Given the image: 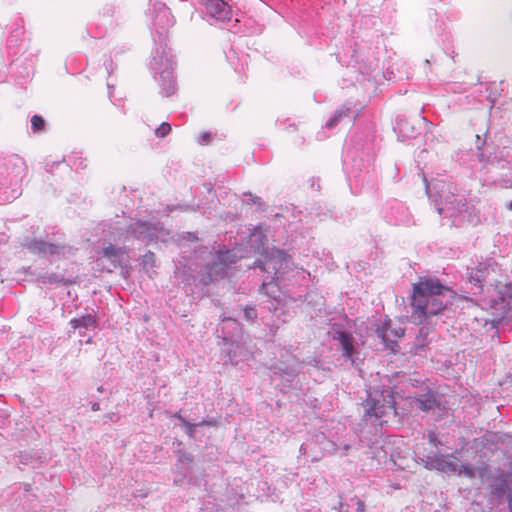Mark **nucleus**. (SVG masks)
<instances>
[{
	"label": "nucleus",
	"mask_w": 512,
	"mask_h": 512,
	"mask_svg": "<svg viewBox=\"0 0 512 512\" xmlns=\"http://www.w3.org/2000/svg\"><path fill=\"white\" fill-rule=\"evenodd\" d=\"M292 258L284 250L272 247L269 252L254 263V268H259L263 272L267 273V280L264 281L261 290L268 296V298L262 302L261 306V321L270 327V331L273 335L279 328V323H286L292 318V314L287 306L285 298L280 295L274 296L273 288L276 285H272L273 281H279L286 279L287 274L292 271Z\"/></svg>",
	"instance_id": "nucleus-1"
},
{
	"label": "nucleus",
	"mask_w": 512,
	"mask_h": 512,
	"mask_svg": "<svg viewBox=\"0 0 512 512\" xmlns=\"http://www.w3.org/2000/svg\"><path fill=\"white\" fill-rule=\"evenodd\" d=\"M151 17L153 24V40L156 48L152 52L150 68L159 73L160 93L166 97L176 90L174 77V60L171 50L167 47L168 30L174 24L169 8L161 0H152Z\"/></svg>",
	"instance_id": "nucleus-2"
},
{
	"label": "nucleus",
	"mask_w": 512,
	"mask_h": 512,
	"mask_svg": "<svg viewBox=\"0 0 512 512\" xmlns=\"http://www.w3.org/2000/svg\"><path fill=\"white\" fill-rule=\"evenodd\" d=\"M427 196L440 216L450 226L464 227L480 223V214L464 195L457 193V187L444 179H435L427 185Z\"/></svg>",
	"instance_id": "nucleus-3"
},
{
	"label": "nucleus",
	"mask_w": 512,
	"mask_h": 512,
	"mask_svg": "<svg viewBox=\"0 0 512 512\" xmlns=\"http://www.w3.org/2000/svg\"><path fill=\"white\" fill-rule=\"evenodd\" d=\"M455 292L438 278L423 276L413 284L410 297L411 318L415 323H423L429 317L442 312L452 304Z\"/></svg>",
	"instance_id": "nucleus-4"
},
{
	"label": "nucleus",
	"mask_w": 512,
	"mask_h": 512,
	"mask_svg": "<svg viewBox=\"0 0 512 512\" xmlns=\"http://www.w3.org/2000/svg\"><path fill=\"white\" fill-rule=\"evenodd\" d=\"M477 158L482 163L485 183L499 185L503 188H512V155L509 151L496 148L486 141L482 146L477 144Z\"/></svg>",
	"instance_id": "nucleus-5"
},
{
	"label": "nucleus",
	"mask_w": 512,
	"mask_h": 512,
	"mask_svg": "<svg viewBox=\"0 0 512 512\" xmlns=\"http://www.w3.org/2000/svg\"><path fill=\"white\" fill-rule=\"evenodd\" d=\"M230 251H213L206 246H195L193 255L188 259L193 261L199 271L193 276L195 286H208L223 278L230 261Z\"/></svg>",
	"instance_id": "nucleus-6"
},
{
	"label": "nucleus",
	"mask_w": 512,
	"mask_h": 512,
	"mask_svg": "<svg viewBox=\"0 0 512 512\" xmlns=\"http://www.w3.org/2000/svg\"><path fill=\"white\" fill-rule=\"evenodd\" d=\"M365 426H370L375 431V436L388 418L397 415L395 398L390 388H373L367 391V398L363 402Z\"/></svg>",
	"instance_id": "nucleus-7"
},
{
	"label": "nucleus",
	"mask_w": 512,
	"mask_h": 512,
	"mask_svg": "<svg viewBox=\"0 0 512 512\" xmlns=\"http://www.w3.org/2000/svg\"><path fill=\"white\" fill-rule=\"evenodd\" d=\"M27 176V165L24 159L16 154L0 159V190L5 200L18 198L21 185Z\"/></svg>",
	"instance_id": "nucleus-8"
},
{
	"label": "nucleus",
	"mask_w": 512,
	"mask_h": 512,
	"mask_svg": "<svg viewBox=\"0 0 512 512\" xmlns=\"http://www.w3.org/2000/svg\"><path fill=\"white\" fill-rule=\"evenodd\" d=\"M164 235V227L160 221L148 222L137 220L126 229V238L132 237L147 243L156 241Z\"/></svg>",
	"instance_id": "nucleus-9"
},
{
	"label": "nucleus",
	"mask_w": 512,
	"mask_h": 512,
	"mask_svg": "<svg viewBox=\"0 0 512 512\" xmlns=\"http://www.w3.org/2000/svg\"><path fill=\"white\" fill-rule=\"evenodd\" d=\"M23 245L33 254L42 257H65L67 253H71L72 248L64 243H50L42 239L26 238Z\"/></svg>",
	"instance_id": "nucleus-10"
},
{
	"label": "nucleus",
	"mask_w": 512,
	"mask_h": 512,
	"mask_svg": "<svg viewBox=\"0 0 512 512\" xmlns=\"http://www.w3.org/2000/svg\"><path fill=\"white\" fill-rule=\"evenodd\" d=\"M205 7V15L212 25L222 26L231 21L232 9L226 0H198Z\"/></svg>",
	"instance_id": "nucleus-11"
},
{
	"label": "nucleus",
	"mask_w": 512,
	"mask_h": 512,
	"mask_svg": "<svg viewBox=\"0 0 512 512\" xmlns=\"http://www.w3.org/2000/svg\"><path fill=\"white\" fill-rule=\"evenodd\" d=\"M333 339L339 342L342 356L351 362V365L358 367L360 352L358 343L351 332L341 328H333Z\"/></svg>",
	"instance_id": "nucleus-12"
},
{
	"label": "nucleus",
	"mask_w": 512,
	"mask_h": 512,
	"mask_svg": "<svg viewBox=\"0 0 512 512\" xmlns=\"http://www.w3.org/2000/svg\"><path fill=\"white\" fill-rule=\"evenodd\" d=\"M495 261L479 262L475 267L467 268L468 281L471 285L469 293L479 295L483 292V283L492 271L495 270Z\"/></svg>",
	"instance_id": "nucleus-13"
},
{
	"label": "nucleus",
	"mask_w": 512,
	"mask_h": 512,
	"mask_svg": "<svg viewBox=\"0 0 512 512\" xmlns=\"http://www.w3.org/2000/svg\"><path fill=\"white\" fill-rule=\"evenodd\" d=\"M415 403L417 408L423 412L438 410L439 414L442 415L448 410L444 396L431 389L425 393L416 395Z\"/></svg>",
	"instance_id": "nucleus-14"
},
{
	"label": "nucleus",
	"mask_w": 512,
	"mask_h": 512,
	"mask_svg": "<svg viewBox=\"0 0 512 512\" xmlns=\"http://www.w3.org/2000/svg\"><path fill=\"white\" fill-rule=\"evenodd\" d=\"M383 213L387 222L394 225H408L411 222V215L408 208L396 199L386 202Z\"/></svg>",
	"instance_id": "nucleus-15"
},
{
	"label": "nucleus",
	"mask_w": 512,
	"mask_h": 512,
	"mask_svg": "<svg viewBox=\"0 0 512 512\" xmlns=\"http://www.w3.org/2000/svg\"><path fill=\"white\" fill-rule=\"evenodd\" d=\"M357 111L358 110L355 107H353L352 102L344 103L327 120L325 125L326 128L334 129L343 122H346L347 124L353 123L358 116Z\"/></svg>",
	"instance_id": "nucleus-16"
},
{
	"label": "nucleus",
	"mask_w": 512,
	"mask_h": 512,
	"mask_svg": "<svg viewBox=\"0 0 512 512\" xmlns=\"http://www.w3.org/2000/svg\"><path fill=\"white\" fill-rule=\"evenodd\" d=\"M376 333L387 347L392 348V345L396 343L397 339L404 335V329L401 327L392 328L391 321L387 320L377 328Z\"/></svg>",
	"instance_id": "nucleus-17"
},
{
	"label": "nucleus",
	"mask_w": 512,
	"mask_h": 512,
	"mask_svg": "<svg viewBox=\"0 0 512 512\" xmlns=\"http://www.w3.org/2000/svg\"><path fill=\"white\" fill-rule=\"evenodd\" d=\"M268 238L267 235L262 231L260 226L254 227L253 231L249 236L250 247L260 255L264 256L266 252H269L271 248L267 246Z\"/></svg>",
	"instance_id": "nucleus-18"
},
{
	"label": "nucleus",
	"mask_w": 512,
	"mask_h": 512,
	"mask_svg": "<svg viewBox=\"0 0 512 512\" xmlns=\"http://www.w3.org/2000/svg\"><path fill=\"white\" fill-rule=\"evenodd\" d=\"M492 490L498 497H502L507 494L509 512H512V479L508 480L507 476L503 474L497 476L492 484Z\"/></svg>",
	"instance_id": "nucleus-19"
},
{
	"label": "nucleus",
	"mask_w": 512,
	"mask_h": 512,
	"mask_svg": "<svg viewBox=\"0 0 512 512\" xmlns=\"http://www.w3.org/2000/svg\"><path fill=\"white\" fill-rule=\"evenodd\" d=\"M193 462V456L190 453L180 451L178 454V460L175 465L176 472L180 476V478H176L174 480L175 483L186 479L191 472V464Z\"/></svg>",
	"instance_id": "nucleus-20"
},
{
	"label": "nucleus",
	"mask_w": 512,
	"mask_h": 512,
	"mask_svg": "<svg viewBox=\"0 0 512 512\" xmlns=\"http://www.w3.org/2000/svg\"><path fill=\"white\" fill-rule=\"evenodd\" d=\"M273 376H278L281 378L287 385H290L293 380L297 377L299 373V369L294 366H288L283 363L279 365H275L272 367Z\"/></svg>",
	"instance_id": "nucleus-21"
},
{
	"label": "nucleus",
	"mask_w": 512,
	"mask_h": 512,
	"mask_svg": "<svg viewBox=\"0 0 512 512\" xmlns=\"http://www.w3.org/2000/svg\"><path fill=\"white\" fill-rule=\"evenodd\" d=\"M239 330V324L235 319L224 318L219 325L217 332H221L224 341L228 342L233 340Z\"/></svg>",
	"instance_id": "nucleus-22"
},
{
	"label": "nucleus",
	"mask_w": 512,
	"mask_h": 512,
	"mask_svg": "<svg viewBox=\"0 0 512 512\" xmlns=\"http://www.w3.org/2000/svg\"><path fill=\"white\" fill-rule=\"evenodd\" d=\"M69 324L71 325V327L74 330L79 329V333H80V335H82L81 329L87 330V329H91V328H96L98 325V321H97L96 315L86 314V315H82L80 317L71 319Z\"/></svg>",
	"instance_id": "nucleus-23"
},
{
	"label": "nucleus",
	"mask_w": 512,
	"mask_h": 512,
	"mask_svg": "<svg viewBox=\"0 0 512 512\" xmlns=\"http://www.w3.org/2000/svg\"><path fill=\"white\" fill-rule=\"evenodd\" d=\"M434 463L435 470L437 471L452 474H455L458 471V465L455 462L451 461L448 455H435Z\"/></svg>",
	"instance_id": "nucleus-24"
},
{
	"label": "nucleus",
	"mask_w": 512,
	"mask_h": 512,
	"mask_svg": "<svg viewBox=\"0 0 512 512\" xmlns=\"http://www.w3.org/2000/svg\"><path fill=\"white\" fill-rule=\"evenodd\" d=\"M365 503L357 496H352L349 499L339 501V512H364Z\"/></svg>",
	"instance_id": "nucleus-25"
},
{
	"label": "nucleus",
	"mask_w": 512,
	"mask_h": 512,
	"mask_svg": "<svg viewBox=\"0 0 512 512\" xmlns=\"http://www.w3.org/2000/svg\"><path fill=\"white\" fill-rule=\"evenodd\" d=\"M125 254H115V256H109L107 258H98L97 266H101L102 270L112 272L118 267H122Z\"/></svg>",
	"instance_id": "nucleus-26"
},
{
	"label": "nucleus",
	"mask_w": 512,
	"mask_h": 512,
	"mask_svg": "<svg viewBox=\"0 0 512 512\" xmlns=\"http://www.w3.org/2000/svg\"><path fill=\"white\" fill-rule=\"evenodd\" d=\"M24 29L21 26H17L13 29L7 38V47L12 50L13 54L17 53V48L21 46L23 41Z\"/></svg>",
	"instance_id": "nucleus-27"
},
{
	"label": "nucleus",
	"mask_w": 512,
	"mask_h": 512,
	"mask_svg": "<svg viewBox=\"0 0 512 512\" xmlns=\"http://www.w3.org/2000/svg\"><path fill=\"white\" fill-rule=\"evenodd\" d=\"M31 130L34 134H42L46 131V121L40 115H33L31 118Z\"/></svg>",
	"instance_id": "nucleus-28"
},
{
	"label": "nucleus",
	"mask_w": 512,
	"mask_h": 512,
	"mask_svg": "<svg viewBox=\"0 0 512 512\" xmlns=\"http://www.w3.org/2000/svg\"><path fill=\"white\" fill-rule=\"evenodd\" d=\"M396 129H398L399 133H401L404 137L411 138L416 135V131L413 127H411V131L409 128V122L407 120H398L396 123Z\"/></svg>",
	"instance_id": "nucleus-29"
},
{
	"label": "nucleus",
	"mask_w": 512,
	"mask_h": 512,
	"mask_svg": "<svg viewBox=\"0 0 512 512\" xmlns=\"http://www.w3.org/2000/svg\"><path fill=\"white\" fill-rule=\"evenodd\" d=\"M100 258H107L109 256H115V254H126V248L125 247H116L112 244H109L108 246L104 247L101 252Z\"/></svg>",
	"instance_id": "nucleus-30"
},
{
	"label": "nucleus",
	"mask_w": 512,
	"mask_h": 512,
	"mask_svg": "<svg viewBox=\"0 0 512 512\" xmlns=\"http://www.w3.org/2000/svg\"><path fill=\"white\" fill-rule=\"evenodd\" d=\"M40 279L44 284H56L63 281V278L56 273H45L40 276Z\"/></svg>",
	"instance_id": "nucleus-31"
},
{
	"label": "nucleus",
	"mask_w": 512,
	"mask_h": 512,
	"mask_svg": "<svg viewBox=\"0 0 512 512\" xmlns=\"http://www.w3.org/2000/svg\"><path fill=\"white\" fill-rule=\"evenodd\" d=\"M244 196L246 197L247 204H254L257 205L259 209L264 210L265 204L262 201V199L256 195H253L252 193H244Z\"/></svg>",
	"instance_id": "nucleus-32"
},
{
	"label": "nucleus",
	"mask_w": 512,
	"mask_h": 512,
	"mask_svg": "<svg viewBox=\"0 0 512 512\" xmlns=\"http://www.w3.org/2000/svg\"><path fill=\"white\" fill-rule=\"evenodd\" d=\"M458 475H465L468 478H474L476 476L475 469L469 464L458 465V471L456 472Z\"/></svg>",
	"instance_id": "nucleus-33"
},
{
	"label": "nucleus",
	"mask_w": 512,
	"mask_h": 512,
	"mask_svg": "<svg viewBox=\"0 0 512 512\" xmlns=\"http://www.w3.org/2000/svg\"><path fill=\"white\" fill-rule=\"evenodd\" d=\"M258 317V311L254 306H246L244 308V318L247 321L254 322Z\"/></svg>",
	"instance_id": "nucleus-34"
},
{
	"label": "nucleus",
	"mask_w": 512,
	"mask_h": 512,
	"mask_svg": "<svg viewBox=\"0 0 512 512\" xmlns=\"http://www.w3.org/2000/svg\"><path fill=\"white\" fill-rule=\"evenodd\" d=\"M171 131V125L167 122H163L159 127L155 129V135L163 138L167 136Z\"/></svg>",
	"instance_id": "nucleus-35"
},
{
	"label": "nucleus",
	"mask_w": 512,
	"mask_h": 512,
	"mask_svg": "<svg viewBox=\"0 0 512 512\" xmlns=\"http://www.w3.org/2000/svg\"><path fill=\"white\" fill-rule=\"evenodd\" d=\"M434 456H423L419 458V463H421L428 470H435Z\"/></svg>",
	"instance_id": "nucleus-36"
},
{
	"label": "nucleus",
	"mask_w": 512,
	"mask_h": 512,
	"mask_svg": "<svg viewBox=\"0 0 512 512\" xmlns=\"http://www.w3.org/2000/svg\"><path fill=\"white\" fill-rule=\"evenodd\" d=\"M185 427V433L190 437L194 438L196 433V428L199 427L198 423H191L188 421V424L183 425Z\"/></svg>",
	"instance_id": "nucleus-37"
},
{
	"label": "nucleus",
	"mask_w": 512,
	"mask_h": 512,
	"mask_svg": "<svg viewBox=\"0 0 512 512\" xmlns=\"http://www.w3.org/2000/svg\"><path fill=\"white\" fill-rule=\"evenodd\" d=\"M427 438L429 443L436 448L442 445V441L438 438L437 434L434 431H429L427 434Z\"/></svg>",
	"instance_id": "nucleus-38"
},
{
	"label": "nucleus",
	"mask_w": 512,
	"mask_h": 512,
	"mask_svg": "<svg viewBox=\"0 0 512 512\" xmlns=\"http://www.w3.org/2000/svg\"><path fill=\"white\" fill-rule=\"evenodd\" d=\"M199 427L200 426H210V427H218L219 426V420L214 417H210L207 419H203L202 421L198 422Z\"/></svg>",
	"instance_id": "nucleus-39"
},
{
	"label": "nucleus",
	"mask_w": 512,
	"mask_h": 512,
	"mask_svg": "<svg viewBox=\"0 0 512 512\" xmlns=\"http://www.w3.org/2000/svg\"><path fill=\"white\" fill-rule=\"evenodd\" d=\"M213 138V135L210 132H203L198 137V143L201 145H208Z\"/></svg>",
	"instance_id": "nucleus-40"
},
{
	"label": "nucleus",
	"mask_w": 512,
	"mask_h": 512,
	"mask_svg": "<svg viewBox=\"0 0 512 512\" xmlns=\"http://www.w3.org/2000/svg\"><path fill=\"white\" fill-rule=\"evenodd\" d=\"M115 6L113 4H106L102 8V14L106 17H112L115 13Z\"/></svg>",
	"instance_id": "nucleus-41"
},
{
	"label": "nucleus",
	"mask_w": 512,
	"mask_h": 512,
	"mask_svg": "<svg viewBox=\"0 0 512 512\" xmlns=\"http://www.w3.org/2000/svg\"><path fill=\"white\" fill-rule=\"evenodd\" d=\"M501 294V300H504L505 298L512 299V284H506L504 286V292H500Z\"/></svg>",
	"instance_id": "nucleus-42"
},
{
	"label": "nucleus",
	"mask_w": 512,
	"mask_h": 512,
	"mask_svg": "<svg viewBox=\"0 0 512 512\" xmlns=\"http://www.w3.org/2000/svg\"><path fill=\"white\" fill-rule=\"evenodd\" d=\"M351 158L353 160V164H352V173L354 175H360L361 171H362V168L360 167V165H358V161L356 159V156L351 154Z\"/></svg>",
	"instance_id": "nucleus-43"
},
{
	"label": "nucleus",
	"mask_w": 512,
	"mask_h": 512,
	"mask_svg": "<svg viewBox=\"0 0 512 512\" xmlns=\"http://www.w3.org/2000/svg\"><path fill=\"white\" fill-rule=\"evenodd\" d=\"M426 335V332H425V328L422 327L420 328L419 330V336L417 337V344L420 346V347H424L426 344L424 343V338L423 339H420L423 335Z\"/></svg>",
	"instance_id": "nucleus-44"
},
{
	"label": "nucleus",
	"mask_w": 512,
	"mask_h": 512,
	"mask_svg": "<svg viewBox=\"0 0 512 512\" xmlns=\"http://www.w3.org/2000/svg\"><path fill=\"white\" fill-rule=\"evenodd\" d=\"M154 254L150 251H148L144 257H143V263L144 264H150L153 262Z\"/></svg>",
	"instance_id": "nucleus-45"
},
{
	"label": "nucleus",
	"mask_w": 512,
	"mask_h": 512,
	"mask_svg": "<svg viewBox=\"0 0 512 512\" xmlns=\"http://www.w3.org/2000/svg\"><path fill=\"white\" fill-rule=\"evenodd\" d=\"M183 240H187L189 242H196L197 241V236L194 234V233H191V232H187L185 234V236H183Z\"/></svg>",
	"instance_id": "nucleus-46"
},
{
	"label": "nucleus",
	"mask_w": 512,
	"mask_h": 512,
	"mask_svg": "<svg viewBox=\"0 0 512 512\" xmlns=\"http://www.w3.org/2000/svg\"><path fill=\"white\" fill-rule=\"evenodd\" d=\"M174 418L178 419L181 425L188 424V420L181 415V411H177L173 415Z\"/></svg>",
	"instance_id": "nucleus-47"
},
{
	"label": "nucleus",
	"mask_w": 512,
	"mask_h": 512,
	"mask_svg": "<svg viewBox=\"0 0 512 512\" xmlns=\"http://www.w3.org/2000/svg\"><path fill=\"white\" fill-rule=\"evenodd\" d=\"M91 409H92L93 411H99V410H100V405H99V403H98V402H93V403H91Z\"/></svg>",
	"instance_id": "nucleus-48"
},
{
	"label": "nucleus",
	"mask_w": 512,
	"mask_h": 512,
	"mask_svg": "<svg viewBox=\"0 0 512 512\" xmlns=\"http://www.w3.org/2000/svg\"><path fill=\"white\" fill-rule=\"evenodd\" d=\"M114 417H115V414H113V413H112V414H108V415H106V418H107L108 420H110V421H114Z\"/></svg>",
	"instance_id": "nucleus-49"
},
{
	"label": "nucleus",
	"mask_w": 512,
	"mask_h": 512,
	"mask_svg": "<svg viewBox=\"0 0 512 512\" xmlns=\"http://www.w3.org/2000/svg\"><path fill=\"white\" fill-rule=\"evenodd\" d=\"M456 454H457V451H455V452H453V453H451V454H447V455L449 456V459H450V458L457 459Z\"/></svg>",
	"instance_id": "nucleus-50"
},
{
	"label": "nucleus",
	"mask_w": 512,
	"mask_h": 512,
	"mask_svg": "<svg viewBox=\"0 0 512 512\" xmlns=\"http://www.w3.org/2000/svg\"><path fill=\"white\" fill-rule=\"evenodd\" d=\"M5 80V75L0 72V82H3Z\"/></svg>",
	"instance_id": "nucleus-51"
},
{
	"label": "nucleus",
	"mask_w": 512,
	"mask_h": 512,
	"mask_svg": "<svg viewBox=\"0 0 512 512\" xmlns=\"http://www.w3.org/2000/svg\"><path fill=\"white\" fill-rule=\"evenodd\" d=\"M348 449H350V445L345 444V445L343 446V450L347 451Z\"/></svg>",
	"instance_id": "nucleus-52"
},
{
	"label": "nucleus",
	"mask_w": 512,
	"mask_h": 512,
	"mask_svg": "<svg viewBox=\"0 0 512 512\" xmlns=\"http://www.w3.org/2000/svg\"><path fill=\"white\" fill-rule=\"evenodd\" d=\"M508 209L512 210V200L507 204Z\"/></svg>",
	"instance_id": "nucleus-53"
},
{
	"label": "nucleus",
	"mask_w": 512,
	"mask_h": 512,
	"mask_svg": "<svg viewBox=\"0 0 512 512\" xmlns=\"http://www.w3.org/2000/svg\"><path fill=\"white\" fill-rule=\"evenodd\" d=\"M60 164H61V162H53V164L51 165V168H52L53 166H55V165H56V166H58V165H60Z\"/></svg>",
	"instance_id": "nucleus-54"
},
{
	"label": "nucleus",
	"mask_w": 512,
	"mask_h": 512,
	"mask_svg": "<svg viewBox=\"0 0 512 512\" xmlns=\"http://www.w3.org/2000/svg\"><path fill=\"white\" fill-rule=\"evenodd\" d=\"M424 182H426V186L428 185L427 179H424ZM433 181L429 182L431 184Z\"/></svg>",
	"instance_id": "nucleus-55"
},
{
	"label": "nucleus",
	"mask_w": 512,
	"mask_h": 512,
	"mask_svg": "<svg viewBox=\"0 0 512 512\" xmlns=\"http://www.w3.org/2000/svg\"><path fill=\"white\" fill-rule=\"evenodd\" d=\"M300 451H304V445L300 446Z\"/></svg>",
	"instance_id": "nucleus-56"
}]
</instances>
